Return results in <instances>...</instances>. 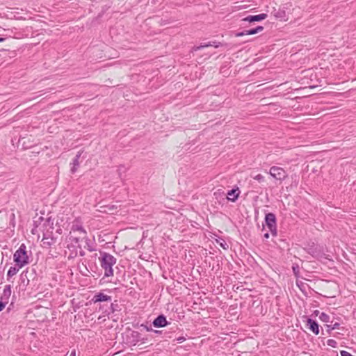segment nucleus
Here are the masks:
<instances>
[{"instance_id":"obj_11","label":"nucleus","mask_w":356,"mask_h":356,"mask_svg":"<svg viewBox=\"0 0 356 356\" xmlns=\"http://www.w3.org/2000/svg\"><path fill=\"white\" fill-rule=\"evenodd\" d=\"M129 338L131 339L129 342L133 345H136L139 341L144 343L143 339L141 338V334L138 331H131Z\"/></svg>"},{"instance_id":"obj_25","label":"nucleus","mask_w":356,"mask_h":356,"mask_svg":"<svg viewBox=\"0 0 356 356\" xmlns=\"http://www.w3.org/2000/svg\"><path fill=\"white\" fill-rule=\"evenodd\" d=\"M292 270H293V273L294 275L296 277H298L299 275V273H300L299 266L298 264H293V266H292Z\"/></svg>"},{"instance_id":"obj_42","label":"nucleus","mask_w":356,"mask_h":356,"mask_svg":"<svg viewBox=\"0 0 356 356\" xmlns=\"http://www.w3.org/2000/svg\"><path fill=\"white\" fill-rule=\"evenodd\" d=\"M56 232H57L58 234H61V232H62V229L60 228V229H57V231H56Z\"/></svg>"},{"instance_id":"obj_31","label":"nucleus","mask_w":356,"mask_h":356,"mask_svg":"<svg viewBox=\"0 0 356 356\" xmlns=\"http://www.w3.org/2000/svg\"><path fill=\"white\" fill-rule=\"evenodd\" d=\"M105 207L108 209L107 210L104 211L105 212L113 211V210L117 209V207L115 206H114V205L106 206Z\"/></svg>"},{"instance_id":"obj_36","label":"nucleus","mask_w":356,"mask_h":356,"mask_svg":"<svg viewBox=\"0 0 356 356\" xmlns=\"http://www.w3.org/2000/svg\"><path fill=\"white\" fill-rule=\"evenodd\" d=\"M6 305V304L4 301H2L1 300H0V312L4 309Z\"/></svg>"},{"instance_id":"obj_12","label":"nucleus","mask_w":356,"mask_h":356,"mask_svg":"<svg viewBox=\"0 0 356 356\" xmlns=\"http://www.w3.org/2000/svg\"><path fill=\"white\" fill-rule=\"evenodd\" d=\"M240 191L238 188H232V190H229L227 194V198L229 201L231 202H236V200L238 199L239 196Z\"/></svg>"},{"instance_id":"obj_1","label":"nucleus","mask_w":356,"mask_h":356,"mask_svg":"<svg viewBox=\"0 0 356 356\" xmlns=\"http://www.w3.org/2000/svg\"><path fill=\"white\" fill-rule=\"evenodd\" d=\"M99 260L101 267L104 270V277L113 276V266L116 264L117 259L108 252H100Z\"/></svg>"},{"instance_id":"obj_2","label":"nucleus","mask_w":356,"mask_h":356,"mask_svg":"<svg viewBox=\"0 0 356 356\" xmlns=\"http://www.w3.org/2000/svg\"><path fill=\"white\" fill-rule=\"evenodd\" d=\"M13 260L19 268H23L29 263V258L26 245L22 243L13 254Z\"/></svg>"},{"instance_id":"obj_26","label":"nucleus","mask_w":356,"mask_h":356,"mask_svg":"<svg viewBox=\"0 0 356 356\" xmlns=\"http://www.w3.org/2000/svg\"><path fill=\"white\" fill-rule=\"evenodd\" d=\"M327 344L332 348H336L337 346V342L334 339H328L327 341Z\"/></svg>"},{"instance_id":"obj_20","label":"nucleus","mask_w":356,"mask_h":356,"mask_svg":"<svg viewBox=\"0 0 356 356\" xmlns=\"http://www.w3.org/2000/svg\"><path fill=\"white\" fill-rule=\"evenodd\" d=\"M326 327L327 334H330L332 330L340 328V324L339 323H335L333 325H326Z\"/></svg>"},{"instance_id":"obj_33","label":"nucleus","mask_w":356,"mask_h":356,"mask_svg":"<svg viewBox=\"0 0 356 356\" xmlns=\"http://www.w3.org/2000/svg\"><path fill=\"white\" fill-rule=\"evenodd\" d=\"M220 245L224 249V250H227L228 248V245L227 244V243L222 240V243H220Z\"/></svg>"},{"instance_id":"obj_35","label":"nucleus","mask_w":356,"mask_h":356,"mask_svg":"<svg viewBox=\"0 0 356 356\" xmlns=\"http://www.w3.org/2000/svg\"><path fill=\"white\" fill-rule=\"evenodd\" d=\"M185 340H186V337H179L178 338H177V339H176V341H177L178 343H182V342H184Z\"/></svg>"},{"instance_id":"obj_13","label":"nucleus","mask_w":356,"mask_h":356,"mask_svg":"<svg viewBox=\"0 0 356 356\" xmlns=\"http://www.w3.org/2000/svg\"><path fill=\"white\" fill-rule=\"evenodd\" d=\"M81 154H82L81 151L78 152L76 156L73 159L72 163H71V165L72 166L70 169V171L72 173L76 172L78 168L79 167V165H80L79 159L81 157Z\"/></svg>"},{"instance_id":"obj_16","label":"nucleus","mask_w":356,"mask_h":356,"mask_svg":"<svg viewBox=\"0 0 356 356\" xmlns=\"http://www.w3.org/2000/svg\"><path fill=\"white\" fill-rule=\"evenodd\" d=\"M54 219L52 218L51 217H49L47 218L44 224H43V232H45L47 230V229H49V230H51L53 231V229H54Z\"/></svg>"},{"instance_id":"obj_18","label":"nucleus","mask_w":356,"mask_h":356,"mask_svg":"<svg viewBox=\"0 0 356 356\" xmlns=\"http://www.w3.org/2000/svg\"><path fill=\"white\" fill-rule=\"evenodd\" d=\"M71 231L73 232H79L80 234H83L84 236L86 235V231L81 225L73 224L71 227Z\"/></svg>"},{"instance_id":"obj_17","label":"nucleus","mask_w":356,"mask_h":356,"mask_svg":"<svg viewBox=\"0 0 356 356\" xmlns=\"http://www.w3.org/2000/svg\"><path fill=\"white\" fill-rule=\"evenodd\" d=\"M21 268H19V266H17L16 264H15L14 266H11L7 273V280H9L10 278L15 275Z\"/></svg>"},{"instance_id":"obj_5","label":"nucleus","mask_w":356,"mask_h":356,"mask_svg":"<svg viewBox=\"0 0 356 356\" xmlns=\"http://www.w3.org/2000/svg\"><path fill=\"white\" fill-rule=\"evenodd\" d=\"M44 245L50 247L56 242V238L53 235V231L47 229L45 232H43Z\"/></svg>"},{"instance_id":"obj_32","label":"nucleus","mask_w":356,"mask_h":356,"mask_svg":"<svg viewBox=\"0 0 356 356\" xmlns=\"http://www.w3.org/2000/svg\"><path fill=\"white\" fill-rule=\"evenodd\" d=\"M235 35L236 37H241V36H243V35H247V34H246V31L245 30V31H241V32L236 33Z\"/></svg>"},{"instance_id":"obj_27","label":"nucleus","mask_w":356,"mask_h":356,"mask_svg":"<svg viewBox=\"0 0 356 356\" xmlns=\"http://www.w3.org/2000/svg\"><path fill=\"white\" fill-rule=\"evenodd\" d=\"M211 47H214L215 48H218L220 47L223 46L224 44L220 42L212 41L210 42Z\"/></svg>"},{"instance_id":"obj_10","label":"nucleus","mask_w":356,"mask_h":356,"mask_svg":"<svg viewBox=\"0 0 356 356\" xmlns=\"http://www.w3.org/2000/svg\"><path fill=\"white\" fill-rule=\"evenodd\" d=\"M307 325L314 334L317 335L319 334V325L315 320L308 318L307 320Z\"/></svg>"},{"instance_id":"obj_4","label":"nucleus","mask_w":356,"mask_h":356,"mask_svg":"<svg viewBox=\"0 0 356 356\" xmlns=\"http://www.w3.org/2000/svg\"><path fill=\"white\" fill-rule=\"evenodd\" d=\"M269 173L273 177L280 181L284 180L287 177L285 170L277 166L271 167Z\"/></svg>"},{"instance_id":"obj_22","label":"nucleus","mask_w":356,"mask_h":356,"mask_svg":"<svg viewBox=\"0 0 356 356\" xmlns=\"http://www.w3.org/2000/svg\"><path fill=\"white\" fill-rule=\"evenodd\" d=\"M319 319L323 322L328 323L330 322V316L324 312H322L319 315Z\"/></svg>"},{"instance_id":"obj_29","label":"nucleus","mask_w":356,"mask_h":356,"mask_svg":"<svg viewBox=\"0 0 356 356\" xmlns=\"http://www.w3.org/2000/svg\"><path fill=\"white\" fill-rule=\"evenodd\" d=\"M297 284V286L299 287V289L302 291H304L305 290V284L302 282H296Z\"/></svg>"},{"instance_id":"obj_28","label":"nucleus","mask_w":356,"mask_h":356,"mask_svg":"<svg viewBox=\"0 0 356 356\" xmlns=\"http://www.w3.org/2000/svg\"><path fill=\"white\" fill-rule=\"evenodd\" d=\"M254 179L257 180L260 183L264 181V177L261 174H258L256 176H254Z\"/></svg>"},{"instance_id":"obj_3","label":"nucleus","mask_w":356,"mask_h":356,"mask_svg":"<svg viewBox=\"0 0 356 356\" xmlns=\"http://www.w3.org/2000/svg\"><path fill=\"white\" fill-rule=\"evenodd\" d=\"M265 223L273 236H277V219L273 213H268L265 215Z\"/></svg>"},{"instance_id":"obj_40","label":"nucleus","mask_w":356,"mask_h":356,"mask_svg":"<svg viewBox=\"0 0 356 356\" xmlns=\"http://www.w3.org/2000/svg\"><path fill=\"white\" fill-rule=\"evenodd\" d=\"M70 356H76V352L75 350H72L70 353Z\"/></svg>"},{"instance_id":"obj_6","label":"nucleus","mask_w":356,"mask_h":356,"mask_svg":"<svg viewBox=\"0 0 356 356\" xmlns=\"http://www.w3.org/2000/svg\"><path fill=\"white\" fill-rule=\"evenodd\" d=\"M267 17V15L261 13L257 15H248L241 19L242 24L244 25L245 22L254 23L256 22H260L265 19Z\"/></svg>"},{"instance_id":"obj_24","label":"nucleus","mask_w":356,"mask_h":356,"mask_svg":"<svg viewBox=\"0 0 356 356\" xmlns=\"http://www.w3.org/2000/svg\"><path fill=\"white\" fill-rule=\"evenodd\" d=\"M70 240L71 241L72 243H74V244H77L78 245V248H79L80 249L81 248V246L79 244V240H80L79 237L74 236H70Z\"/></svg>"},{"instance_id":"obj_43","label":"nucleus","mask_w":356,"mask_h":356,"mask_svg":"<svg viewBox=\"0 0 356 356\" xmlns=\"http://www.w3.org/2000/svg\"><path fill=\"white\" fill-rule=\"evenodd\" d=\"M5 40L4 38H0V42H2Z\"/></svg>"},{"instance_id":"obj_8","label":"nucleus","mask_w":356,"mask_h":356,"mask_svg":"<svg viewBox=\"0 0 356 356\" xmlns=\"http://www.w3.org/2000/svg\"><path fill=\"white\" fill-rule=\"evenodd\" d=\"M272 15L277 19H280L281 21H286V13L284 10V8L278 7L277 8H273V10L272 11Z\"/></svg>"},{"instance_id":"obj_34","label":"nucleus","mask_w":356,"mask_h":356,"mask_svg":"<svg viewBox=\"0 0 356 356\" xmlns=\"http://www.w3.org/2000/svg\"><path fill=\"white\" fill-rule=\"evenodd\" d=\"M340 354H341V356H353L350 353H349L348 352H347L346 350H341Z\"/></svg>"},{"instance_id":"obj_39","label":"nucleus","mask_w":356,"mask_h":356,"mask_svg":"<svg viewBox=\"0 0 356 356\" xmlns=\"http://www.w3.org/2000/svg\"><path fill=\"white\" fill-rule=\"evenodd\" d=\"M79 255L81 256V257L85 255V252L83 250H82L81 249V250L79 252Z\"/></svg>"},{"instance_id":"obj_9","label":"nucleus","mask_w":356,"mask_h":356,"mask_svg":"<svg viewBox=\"0 0 356 356\" xmlns=\"http://www.w3.org/2000/svg\"><path fill=\"white\" fill-rule=\"evenodd\" d=\"M92 301L94 303L99 302H111V296L106 295L103 293H97L93 296Z\"/></svg>"},{"instance_id":"obj_21","label":"nucleus","mask_w":356,"mask_h":356,"mask_svg":"<svg viewBox=\"0 0 356 356\" xmlns=\"http://www.w3.org/2000/svg\"><path fill=\"white\" fill-rule=\"evenodd\" d=\"M83 238L85 239V241H86V246L85 248H86L88 249V251L90 252H92L95 250V248H92V245H91V241L90 240L86 237V236L85 235Z\"/></svg>"},{"instance_id":"obj_19","label":"nucleus","mask_w":356,"mask_h":356,"mask_svg":"<svg viewBox=\"0 0 356 356\" xmlns=\"http://www.w3.org/2000/svg\"><path fill=\"white\" fill-rule=\"evenodd\" d=\"M264 26H257L255 28H252L248 30H245L247 35H254L259 32H261L264 30Z\"/></svg>"},{"instance_id":"obj_7","label":"nucleus","mask_w":356,"mask_h":356,"mask_svg":"<svg viewBox=\"0 0 356 356\" xmlns=\"http://www.w3.org/2000/svg\"><path fill=\"white\" fill-rule=\"evenodd\" d=\"M169 323L163 314H159L152 322L153 326L156 328L165 327Z\"/></svg>"},{"instance_id":"obj_30","label":"nucleus","mask_w":356,"mask_h":356,"mask_svg":"<svg viewBox=\"0 0 356 356\" xmlns=\"http://www.w3.org/2000/svg\"><path fill=\"white\" fill-rule=\"evenodd\" d=\"M24 277H26V273H24V272H23V273L21 274V275H20V278H21V280H22V283H24V282H25V281H26V279H24ZM26 278H27V277H26ZM26 280H27V283H26V284H29V280L28 279H26Z\"/></svg>"},{"instance_id":"obj_41","label":"nucleus","mask_w":356,"mask_h":356,"mask_svg":"<svg viewBox=\"0 0 356 356\" xmlns=\"http://www.w3.org/2000/svg\"><path fill=\"white\" fill-rule=\"evenodd\" d=\"M264 237L265 238H269V233H268V232H267V233H266V234L264 235Z\"/></svg>"},{"instance_id":"obj_38","label":"nucleus","mask_w":356,"mask_h":356,"mask_svg":"<svg viewBox=\"0 0 356 356\" xmlns=\"http://www.w3.org/2000/svg\"><path fill=\"white\" fill-rule=\"evenodd\" d=\"M319 311L318 310H315L314 312H313V314L314 316H317L318 314H319Z\"/></svg>"},{"instance_id":"obj_44","label":"nucleus","mask_w":356,"mask_h":356,"mask_svg":"<svg viewBox=\"0 0 356 356\" xmlns=\"http://www.w3.org/2000/svg\"><path fill=\"white\" fill-rule=\"evenodd\" d=\"M39 219H40V220H43V218H42V217H40Z\"/></svg>"},{"instance_id":"obj_15","label":"nucleus","mask_w":356,"mask_h":356,"mask_svg":"<svg viewBox=\"0 0 356 356\" xmlns=\"http://www.w3.org/2000/svg\"><path fill=\"white\" fill-rule=\"evenodd\" d=\"M120 310L119 305L117 300H115L114 302L111 303L110 307L106 309L103 313L105 316H109L111 314L114 313L115 311Z\"/></svg>"},{"instance_id":"obj_23","label":"nucleus","mask_w":356,"mask_h":356,"mask_svg":"<svg viewBox=\"0 0 356 356\" xmlns=\"http://www.w3.org/2000/svg\"><path fill=\"white\" fill-rule=\"evenodd\" d=\"M211 47L210 42H207V43H202L200 46L193 47V51H197V50H200L201 49H203V48H205V47Z\"/></svg>"},{"instance_id":"obj_37","label":"nucleus","mask_w":356,"mask_h":356,"mask_svg":"<svg viewBox=\"0 0 356 356\" xmlns=\"http://www.w3.org/2000/svg\"><path fill=\"white\" fill-rule=\"evenodd\" d=\"M141 327H143L147 331H152V328H149L147 325H141Z\"/></svg>"},{"instance_id":"obj_14","label":"nucleus","mask_w":356,"mask_h":356,"mask_svg":"<svg viewBox=\"0 0 356 356\" xmlns=\"http://www.w3.org/2000/svg\"><path fill=\"white\" fill-rule=\"evenodd\" d=\"M11 296V286L10 285H6L1 296V300L4 301L6 304L8 302L9 298Z\"/></svg>"}]
</instances>
